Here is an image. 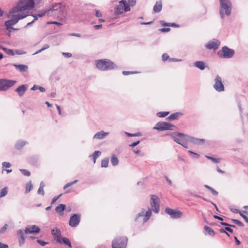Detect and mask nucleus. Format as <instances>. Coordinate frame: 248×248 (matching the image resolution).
Returning a JSON list of instances; mask_svg holds the SVG:
<instances>
[{
    "label": "nucleus",
    "instance_id": "nucleus-1",
    "mask_svg": "<svg viewBox=\"0 0 248 248\" xmlns=\"http://www.w3.org/2000/svg\"><path fill=\"white\" fill-rule=\"evenodd\" d=\"M61 3H57L44 10L41 14L32 15L29 14L28 11L32 9L34 6V0H19L16 6L13 7L6 16H48L52 14L54 16L63 14Z\"/></svg>",
    "mask_w": 248,
    "mask_h": 248
},
{
    "label": "nucleus",
    "instance_id": "nucleus-2",
    "mask_svg": "<svg viewBox=\"0 0 248 248\" xmlns=\"http://www.w3.org/2000/svg\"><path fill=\"white\" fill-rule=\"evenodd\" d=\"M96 67L101 71L111 70L117 68V66L109 59H101L96 61Z\"/></svg>",
    "mask_w": 248,
    "mask_h": 248
},
{
    "label": "nucleus",
    "instance_id": "nucleus-3",
    "mask_svg": "<svg viewBox=\"0 0 248 248\" xmlns=\"http://www.w3.org/2000/svg\"><path fill=\"white\" fill-rule=\"evenodd\" d=\"M130 10V7L127 2L125 0L119 1L118 4L115 6L114 12L116 15L123 14Z\"/></svg>",
    "mask_w": 248,
    "mask_h": 248
},
{
    "label": "nucleus",
    "instance_id": "nucleus-4",
    "mask_svg": "<svg viewBox=\"0 0 248 248\" xmlns=\"http://www.w3.org/2000/svg\"><path fill=\"white\" fill-rule=\"evenodd\" d=\"M176 134L179 137L181 138L183 140L187 141L190 142L194 144L202 145L204 144L205 141V140L203 139L195 138L187 135H186L183 133H178Z\"/></svg>",
    "mask_w": 248,
    "mask_h": 248
},
{
    "label": "nucleus",
    "instance_id": "nucleus-5",
    "mask_svg": "<svg viewBox=\"0 0 248 248\" xmlns=\"http://www.w3.org/2000/svg\"><path fill=\"white\" fill-rule=\"evenodd\" d=\"M220 3V15L229 16L232 9V3L230 0H219Z\"/></svg>",
    "mask_w": 248,
    "mask_h": 248
},
{
    "label": "nucleus",
    "instance_id": "nucleus-6",
    "mask_svg": "<svg viewBox=\"0 0 248 248\" xmlns=\"http://www.w3.org/2000/svg\"><path fill=\"white\" fill-rule=\"evenodd\" d=\"M234 54L235 51L233 49L230 48L226 46H223L217 53L218 56L223 59L232 58Z\"/></svg>",
    "mask_w": 248,
    "mask_h": 248
},
{
    "label": "nucleus",
    "instance_id": "nucleus-7",
    "mask_svg": "<svg viewBox=\"0 0 248 248\" xmlns=\"http://www.w3.org/2000/svg\"><path fill=\"white\" fill-rule=\"evenodd\" d=\"M127 241L126 236L116 237L112 241V248H126Z\"/></svg>",
    "mask_w": 248,
    "mask_h": 248
},
{
    "label": "nucleus",
    "instance_id": "nucleus-8",
    "mask_svg": "<svg viewBox=\"0 0 248 248\" xmlns=\"http://www.w3.org/2000/svg\"><path fill=\"white\" fill-rule=\"evenodd\" d=\"M16 81L6 78H0V91L5 92L13 87Z\"/></svg>",
    "mask_w": 248,
    "mask_h": 248
},
{
    "label": "nucleus",
    "instance_id": "nucleus-9",
    "mask_svg": "<svg viewBox=\"0 0 248 248\" xmlns=\"http://www.w3.org/2000/svg\"><path fill=\"white\" fill-rule=\"evenodd\" d=\"M175 126L166 122H157L153 127V129L159 131L173 130Z\"/></svg>",
    "mask_w": 248,
    "mask_h": 248
},
{
    "label": "nucleus",
    "instance_id": "nucleus-10",
    "mask_svg": "<svg viewBox=\"0 0 248 248\" xmlns=\"http://www.w3.org/2000/svg\"><path fill=\"white\" fill-rule=\"evenodd\" d=\"M160 200L158 196L155 195H151L150 204L152 210L155 213H158L160 210L159 206Z\"/></svg>",
    "mask_w": 248,
    "mask_h": 248
},
{
    "label": "nucleus",
    "instance_id": "nucleus-11",
    "mask_svg": "<svg viewBox=\"0 0 248 248\" xmlns=\"http://www.w3.org/2000/svg\"><path fill=\"white\" fill-rule=\"evenodd\" d=\"M10 17V16H7ZM12 18L10 20L5 22V26H6V30L10 31L11 29L12 28V26L16 24L20 19H22L27 16H11Z\"/></svg>",
    "mask_w": 248,
    "mask_h": 248
},
{
    "label": "nucleus",
    "instance_id": "nucleus-12",
    "mask_svg": "<svg viewBox=\"0 0 248 248\" xmlns=\"http://www.w3.org/2000/svg\"><path fill=\"white\" fill-rule=\"evenodd\" d=\"M81 220V215L79 214H73L71 215L69 221V225L72 227H77Z\"/></svg>",
    "mask_w": 248,
    "mask_h": 248
},
{
    "label": "nucleus",
    "instance_id": "nucleus-13",
    "mask_svg": "<svg viewBox=\"0 0 248 248\" xmlns=\"http://www.w3.org/2000/svg\"><path fill=\"white\" fill-rule=\"evenodd\" d=\"M165 212L169 215L172 218H179L182 216V213L181 211L174 210L169 207L166 208Z\"/></svg>",
    "mask_w": 248,
    "mask_h": 248
},
{
    "label": "nucleus",
    "instance_id": "nucleus-14",
    "mask_svg": "<svg viewBox=\"0 0 248 248\" xmlns=\"http://www.w3.org/2000/svg\"><path fill=\"white\" fill-rule=\"evenodd\" d=\"M215 83L214 85V88L218 92L224 91V86L222 82L221 78L218 76H216L215 79Z\"/></svg>",
    "mask_w": 248,
    "mask_h": 248
},
{
    "label": "nucleus",
    "instance_id": "nucleus-15",
    "mask_svg": "<svg viewBox=\"0 0 248 248\" xmlns=\"http://www.w3.org/2000/svg\"><path fill=\"white\" fill-rule=\"evenodd\" d=\"M214 41H210L205 45V47L209 50L213 49L214 50L217 49L220 44V42L217 39H214Z\"/></svg>",
    "mask_w": 248,
    "mask_h": 248
},
{
    "label": "nucleus",
    "instance_id": "nucleus-16",
    "mask_svg": "<svg viewBox=\"0 0 248 248\" xmlns=\"http://www.w3.org/2000/svg\"><path fill=\"white\" fill-rule=\"evenodd\" d=\"M40 229L35 225H28L24 230L26 234H37L40 232Z\"/></svg>",
    "mask_w": 248,
    "mask_h": 248
},
{
    "label": "nucleus",
    "instance_id": "nucleus-17",
    "mask_svg": "<svg viewBox=\"0 0 248 248\" xmlns=\"http://www.w3.org/2000/svg\"><path fill=\"white\" fill-rule=\"evenodd\" d=\"M25 232L22 230L19 229L16 231V235L18 239L19 246L21 247L25 242V238L24 237Z\"/></svg>",
    "mask_w": 248,
    "mask_h": 248
},
{
    "label": "nucleus",
    "instance_id": "nucleus-18",
    "mask_svg": "<svg viewBox=\"0 0 248 248\" xmlns=\"http://www.w3.org/2000/svg\"><path fill=\"white\" fill-rule=\"evenodd\" d=\"M28 85L27 84H22L18 86L15 92L17 93L18 95L21 97L22 96L27 90Z\"/></svg>",
    "mask_w": 248,
    "mask_h": 248
},
{
    "label": "nucleus",
    "instance_id": "nucleus-19",
    "mask_svg": "<svg viewBox=\"0 0 248 248\" xmlns=\"http://www.w3.org/2000/svg\"><path fill=\"white\" fill-rule=\"evenodd\" d=\"M28 142L24 140H19L16 141L15 144V148L16 150H21L22 149Z\"/></svg>",
    "mask_w": 248,
    "mask_h": 248
},
{
    "label": "nucleus",
    "instance_id": "nucleus-20",
    "mask_svg": "<svg viewBox=\"0 0 248 248\" xmlns=\"http://www.w3.org/2000/svg\"><path fill=\"white\" fill-rule=\"evenodd\" d=\"M108 134V132H104V131H100L94 135L93 139L102 140Z\"/></svg>",
    "mask_w": 248,
    "mask_h": 248
},
{
    "label": "nucleus",
    "instance_id": "nucleus-21",
    "mask_svg": "<svg viewBox=\"0 0 248 248\" xmlns=\"http://www.w3.org/2000/svg\"><path fill=\"white\" fill-rule=\"evenodd\" d=\"M57 242L60 244H64L70 248H72L71 242L67 237L61 236L60 239L57 240Z\"/></svg>",
    "mask_w": 248,
    "mask_h": 248
},
{
    "label": "nucleus",
    "instance_id": "nucleus-22",
    "mask_svg": "<svg viewBox=\"0 0 248 248\" xmlns=\"http://www.w3.org/2000/svg\"><path fill=\"white\" fill-rule=\"evenodd\" d=\"M51 234L56 241L61 237V232L58 228H54L52 229Z\"/></svg>",
    "mask_w": 248,
    "mask_h": 248
},
{
    "label": "nucleus",
    "instance_id": "nucleus-23",
    "mask_svg": "<svg viewBox=\"0 0 248 248\" xmlns=\"http://www.w3.org/2000/svg\"><path fill=\"white\" fill-rule=\"evenodd\" d=\"M66 209V205L61 203L55 208L56 212L60 216H63V211Z\"/></svg>",
    "mask_w": 248,
    "mask_h": 248
},
{
    "label": "nucleus",
    "instance_id": "nucleus-24",
    "mask_svg": "<svg viewBox=\"0 0 248 248\" xmlns=\"http://www.w3.org/2000/svg\"><path fill=\"white\" fill-rule=\"evenodd\" d=\"M182 115L181 112H175L170 114L169 117L166 118V120L169 121L177 120L178 118Z\"/></svg>",
    "mask_w": 248,
    "mask_h": 248
},
{
    "label": "nucleus",
    "instance_id": "nucleus-25",
    "mask_svg": "<svg viewBox=\"0 0 248 248\" xmlns=\"http://www.w3.org/2000/svg\"><path fill=\"white\" fill-rule=\"evenodd\" d=\"M193 65L201 70H203L205 68V63L203 61H196Z\"/></svg>",
    "mask_w": 248,
    "mask_h": 248
},
{
    "label": "nucleus",
    "instance_id": "nucleus-26",
    "mask_svg": "<svg viewBox=\"0 0 248 248\" xmlns=\"http://www.w3.org/2000/svg\"><path fill=\"white\" fill-rule=\"evenodd\" d=\"M179 132H173V133H171V134H168L169 135H170L172 137V138L173 139V140L174 141H175L176 142H177L178 144H181V143H182L183 140L182 139H180L177 137H176V136H178V135L176 134L177 133H178Z\"/></svg>",
    "mask_w": 248,
    "mask_h": 248
},
{
    "label": "nucleus",
    "instance_id": "nucleus-27",
    "mask_svg": "<svg viewBox=\"0 0 248 248\" xmlns=\"http://www.w3.org/2000/svg\"><path fill=\"white\" fill-rule=\"evenodd\" d=\"M14 66L18 69L20 72H24L27 71L28 69V67L26 65L24 64H14Z\"/></svg>",
    "mask_w": 248,
    "mask_h": 248
},
{
    "label": "nucleus",
    "instance_id": "nucleus-28",
    "mask_svg": "<svg viewBox=\"0 0 248 248\" xmlns=\"http://www.w3.org/2000/svg\"><path fill=\"white\" fill-rule=\"evenodd\" d=\"M162 9V3L161 1H156L155 4L154 6L153 10L155 13L159 12Z\"/></svg>",
    "mask_w": 248,
    "mask_h": 248
},
{
    "label": "nucleus",
    "instance_id": "nucleus-29",
    "mask_svg": "<svg viewBox=\"0 0 248 248\" xmlns=\"http://www.w3.org/2000/svg\"><path fill=\"white\" fill-rule=\"evenodd\" d=\"M101 152L99 151H95L93 153L89 155V157H92L93 161V163H95L96 159L101 155Z\"/></svg>",
    "mask_w": 248,
    "mask_h": 248
},
{
    "label": "nucleus",
    "instance_id": "nucleus-30",
    "mask_svg": "<svg viewBox=\"0 0 248 248\" xmlns=\"http://www.w3.org/2000/svg\"><path fill=\"white\" fill-rule=\"evenodd\" d=\"M152 211H153V210L151 209H149L145 213H144V216H145V217L143 218V223L146 222L149 219V218L152 215Z\"/></svg>",
    "mask_w": 248,
    "mask_h": 248
},
{
    "label": "nucleus",
    "instance_id": "nucleus-31",
    "mask_svg": "<svg viewBox=\"0 0 248 248\" xmlns=\"http://www.w3.org/2000/svg\"><path fill=\"white\" fill-rule=\"evenodd\" d=\"M204 229L205 231V233L209 234L211 236H214L215 234V232L210 227L207 226H204Z\"/></svg>",
    "mask_w": 248,
    "mask_h": 248
},
{
    "label": "nucleus",
    "instance_id": "nucleus-32",
    "mask_svg": "<svg viewBox=\"0 0 248 248\" xmlns=\"http://www.w3.org/2000/svg\"><path fill=\"white\" fill-rule=\"evenodd\" d=\"M111 163L112 166H116L119 163L118 157L115 155H112L110 159Z\"/></svg>",
    "mask_w": 248,
    "mask_h": 248
},
{
    "label": "nucleus",
    "instance_id": "nucleus-33",
    "mask_svg": "<svg viewBox=\"0 0 248 248\" xmlns=\"http://www.w3.org/2000/svg\"><path fill=\"white\" fill-rule=\"evenodd\" d=\"M32 188L33 185L31 183V182L30 181L26 184V189L25 192V193H28L30 192L32 190Z\"/></svg>",
    "mask_w": 248,
    "mask_h": 248
},
{
    "label": "nucleus",
    "instance_id": "nucleus-34",
    "mask_svg": "<svg viewBox=\"0 0 248 248\" xmlns=\"http://www.w3.org/2000/svg\"><path fill=\"white\" fill-rule=\"evenodd\" d=\"M170 113L169 111H160L156 113V116L159 118H164Z\"/></svg>",
    "mask_w": 248,
    "mask_h": 248
},
{
    "label": "nucleus",
    "instance_id": "nucleus-35",
    "mask_svg": "<svg viewBox=\"0 0 248 248\" xmlns=\"http://www.w3.org/2000/svg\"><path fill=\"white\" fill-rule=\"evenodd\" d=\"M8 193V187H4V188H2L0 190V198H2L4 196H5Z\"/></svg>",
    "mask_w": 248,
    "mask_h": 248
},
{
    "label": "nucleus",
    "instance_id": "nucleus-36",
    "mask_svg": "<svg viewBox=\"0 0 248 248\" xmlns=\"http://www.w3.org/2000/svg\"><path fill=\"white\" fill-rule=\"evenodd\" d=\"M109 159L108 158H105L102 160L101 161V167L107 168L108 166Z\"/></svg>",
    "mask_w": 248,
    "mask_h": 248
},
{
    "label": "nucleus",
    "instance_id": "nucleus-37",
    "mask_svg": "<svg viewBox=\"0 0 248 248\" xmlns=\"http://www.w3.org/2000/svg\"><path fill=\"white\" fill-rule=\"evenodd\" d=\"M204 187L206 188L209 189L211 192V193L213 194V195H214V196H217L218 192L216 190H215L214 188H213L212 187H211V186H210L207 185H205Z\"/></svg>",
    "mask_w": 248,
    "mask_h": 248
},
{
    "label": "nucleus",
    "instance_id": "nucleus-38",
    "mask_svg": "<svg viewBox=\"0 0 248 248\" xmlns=\"http://www.w3.org/2000/svg\"><path fill=\"white\" fill-rule=\"evenodd\" d=\"M206 158H208V159L211 160L212 162H213L215 163H218L220 162V159L219 158H216L212 156H210L208 155H205V156Z\"/></svg>",
    "mask_w": 248,
    "mask_h": 248
},
{
    "label": "nucleus",
    "instance_id": "nucleus-39",
    "mask_svg": "<svg viewBox=\"0 0 248 248\" xmlns=\"http://www.w3.org/2000/svg\"><path fill=\"white\" fill-rule=\"evenodd\" d=\"M231 220L232 222L237 224L239 226L243 227L244 226V224L242 222H241L240 220H237L236 219H232V218L231 219Z\"/></svg>",
    "mask_w": 248,
    "mask_h": 248
},
{
    "label": "nucleus",
    "instance_id": "nucleus-40",
    "mask_svg": "<svg viewBox=\"0 0 248 248\" xmlns=\"http://www.w3.org/2000/svg\"><path fill=\"white\" fill-rule=\"evenodd\" d=\"M19 170L22 174L25 176H30L31 175V172L28 170L20 169Z\"/></svg>",
    "mask_w": 248,
    "mask_h": 248
},
{
    "label": "nucleus",
    "instance_id": "nucleus-41",
    "mask_svg": "<svg viewBox=\"0 0 248 248\" xmlns=\"http://www.w3.org/2000/svg\"><path fill=\"white\" fill-rule=\"evenodd\" d=\"M78 182V180H76L75 181H74L73 182H69V183H67L63 187V189L65 190L67 188H68V187L72 186L74 184H75L76 183H77Z\"/></svg>",
    "mask_w": 248,
    "mask_h": 248
},
{
    "label": "nucleus",
    "instance_id": "nucleus-42",
    "mask_svg": "<svg viewBox=\"0 0 248 248\" xmlns=\"http://www.w3.org/2000/svg\"><path fill=\"white\" fill-rule=\"evenodd\" d=\"M12 165L10 162H3L2 163V168L3 169V170L4 168H9L11 167Z\"/></svg>",
    "mask_w": 248,
    "mask_h": 248
},
{
    "label": "nucleus",
    "instance_id": "nucleus-43",
    "mask_svg": "<svg viewBox=\"0 0 248 248\" xmlns=\"http://www.w3.org/2000/svg\"><path fill=\"white\" fill-rule=\"evenodd\" d=\"M144 215V210L142 209V211L140 213H138L136 215L135 219V221H138V219H139V217H143Z\"/></svg>",
    "mask_w": 248,
    "mask_h": 248
},
{
    "label": "nucleus",
    "instance_id": "nucleus-44",
    "mask_svg": "<svg viewBox=\"0 0 248 248\" xmlns=\"http://www.w3.org/2000/svg\"><path fill=\"white\" fill-rule=\"evenodd\" d=\"M2 50H3L4 51H6L7 54L9 55H11V56L14 55V52L13 50H12V49H8V48H6L4 47V48H2Z\"/></svg>",
    "mask_w": 248,
    "mask_h": 248
},
{
    "label": "nucleus",
    "instance_id": "nucleus-45",
    "mask_svg": "<svg viewBox=\"0 0 248 248\" xmlns=\"http://www.w3.org/2000/svg\"><path fill=\"white\" fill-rule=\"evenodd\" d=\"M138 73L137 71H123L122 72V74L124 76H127L130 74H134Z\"/></svg>",
    "mask_w": 248,
    "mask_h": 248
},
{
    "label": "nucleus",
    "instance_id": "nucleus-46",
    "mask_svg": "<svg viewBox=\"0 0 248 248\" xmlns=\"http://www.w3.org/2000/svg\"><path fill=\"white\" fill-rule=\"evenodd\" d=\"M220 224L221 225H223V226H229L231 228V227L232 228H236V226L234 225H232V224H230L227 222H220Z\"/></svg>",
    "mask_w": 248,
    "mask_h": 248
},
{
    "label": "nucleus",
    "instance_id": "nucleus-47",
    "mask_svg": "<svg viewBox=\"0 0 248 248\" xmlns=\"http://www.w3.org/2000/svg\"><path fill=\"white\" fill-rule=\"evenodd\" d=\"M188 153L190 154V155H193V157L195 158H196V159H198L200 157V155L197 154V153H196L192 151H190V150H189L188 151Z\"/></svg>",
    "mask_w": 248,
    "mask_h": 248
},
{
    "label": "nucleus",
    "instance_id": "nucleus-48",
    "mask_svg": "<svg viewBox=\"0 0 248 248\" xmlns=\"http://www.w3.org/2000/svg\"><path fill=\"white\" fill-rule=\"evenodd\" d=\"M169 56L167 53H164L162 55V59L163 61H166L167 60L169 61V59H170Z\"/></svg>",
    "mask_w": 248,
    "mask_h": 248
},
{
    "label": "nucleus",
    "instance_id": "nucleus-49",
    "mask_svg": "<svg viewBox=\"0 0 248 248\" xmlns=\"http://www.w3.org/2000/svg\"><path fill=\"white\" fill-rule=\"evenodd\" d=\"M170 28H162L158 29V31L161 32H168L170 31Z\"/></svg>",
    "mask_w": 248,
    "mask_h": 248
},
{
    "label": "nucleus",
    "instance_id": "nucleus-50",
    "mask_svg": "<svg viewBox=\"0 0 248 248\" xmlns=\"http://www.w3.org/2000/svg\"><path fill=\"white\" fill-rule=\"evenodd\" d=\"M46 24H55L57 25L58 26H60L62 25V24L60 22H58L57 21H48L46 23Z\"/></svg>",
    "mask_w": 248,
    "mask_h": 248
},
{
    "label": "nucleus",
    "instance_id": "nucleus-51",
    "mask_svg": "<svg viewBox=\"0 0 248 248\" xmlns=\"http://www.w3.org/2000/svg\"><path fill=\"white\" fill-rule=\"evenodd\" d=\"M37 242L42 246H45L46 244H48V242H45L44 241L40 239H37Z\"/></svg>",
    "mask_w": 248,
    "mask_h": 248
},
{
    "label": "nucleus",
    "instance_id": "nucleus-52",
    "mask_svg": "<svg viewBox=\"0 0 248 248\" xmlns=\"http://www.w3.org/2000/svg\"><path fill=\"white\" fill-rule=\"evenodd\" d=\"M39 17V16H33V17H34L33 20H32L31 22L28 23L25 27H27L31 25V24H32L36 20H38Z\"/></svg>",
    "mask_w": 248,
    "mask_h": 248
},
{
    "label": "nucleus",
    "instance_id": "nucleus-53",
    "mask_svg": "<svg viewBox=\"0 0 248 248\" xmlns=\"http://www.w3.org/2000/svg\"><path fill=\"white\" fill-rule=\"evenodd\" d=\"M57 75V71H55L54 72H53L51 74V77H54V79L56 80H59L60 79V78L59 76H58L56 75Z\"/></svg>",
    "mask_w": 248,
    "mask_h": 248
},
{
    "label": "nucleus",
    "instance_id": "nucleus-54",
    "mask_svg": "<svg viewBox=\"0 0 248 248\" xmlns=\"http://www.w3.org/2000/svg\"><path fill=\"white\" fill-rule=\"evenodd\" d=\"M8 225L4 224V226L0 229V233L2 234L7 230Z\"/></svg>",
    "mask_w": 248,
    "mask_h": 248
},
{
    "label": "nucleus",
    "instance_id": "nucleus-55",
    "mask_svg": "<svg viewBox=\"0 0 248 248\" xmlns=\"http://www.w3.org/2000/svg\"><path fill=\"white\" fill-rule=\"evenodd\" d=\"M128 4H129V7L134 6L136 3V0H128Z\"/></svg>",
    "mask_w": 248,
    "mask_h": 248
},
{
    "label": "nucleus",
    "instance_id": "nucleus-56",
    "mask_svg": "<svg viewBox=\"0 0 248 248\" xmlns=\"http://www.w3.org/2000/svg\"><path fill=\"white\" fill-rule=\"evenodd\" d=\"M62 195V194H61L58 196L54 197L53 198V199L52 200L51 204L52 205V204H54Z\"/></svg>",
    "mask_w": 248,
    "mask_h": 248
},
{
    "label": "nucleus",
    "instance_id": "nucleus-57",
    "mask_svg": "<svg viewBox=\"0 0 248 248\" xmlns=\"http://www.w3.org/2000/svg\"><path fill=\"white\" fill-rule=\"evenodd\" d=\"M37 193L38 194H40L42 196H44L45 195L44 188L39 187V188L38 189Z\"/></svg>",
    "mask_w": 248,
    "mask_h": 248
},
{
    "label": "nucleus",
    "instance_id": "nucleus-58",
    "mask_svg": "<svg viewBox=\"0 0 248 248\" xmlns=\"http://www.w3.org/2000/svg\"><path fill=\"white\" fill-rule=\"evenodd\" d=\"M140 140H137L136 141H135V142H133L132 143H131V144H130L129 146L131 147H132V148L135 147V146L138 145L140 143Z\"/></svg>",
    "mask_w": 248,
    "mask_h": 248
},
{
    "label": "nucleus",
    "instance_id": "nucleus-59",
    "mask_svg": "<svg viewBox=\"0 0 248 248\" xmlns=\"http://www.w3.org/2000/svg\"><path fill=\"white\" fill-rule=\"evenodd\" d=\"M239 215L241 216V217H242L244 218V219L245 220V221L247 223H248V217H247V216H246L245 215H244V214H243V213H242V212H241V213H240V214H239Z\"/></svg>",
    "mask_w": 248,
    "mask_h": 248
},
{
    "label": "nucleus",
    "instance_id": "nucleus-60",
    "mask_svg": "<svg viewBox=\"0 0 248 248\" xmlns=\"http://www.w3.org/2000/svg\"><path fill=\"white\" fill-rule=\"evenodd\" d=\"M160 23L162 26L169 27L170 23H167L163 20H160Z\"/></svg>",
    "mask_w": 248,
    "mask_h": 248
},
{
    "label": "nucleus",
    "instance_id": "nucleus-61",
    "mask_svg": "<svg viewBox=\"0 0 248 248\" xmlns=\"http://www.w3.org/2000/svg\"><path fill=\"white\" fill-rule=\"evenodd\" d=\"M181 61H182L181 59H178L173 58H170V59H169V62H181Z\"/></svg>",
    "mask_w": 248,
    "mask_h": 248
},
{
    "label": "nucleus",
    "instance_id": "nucleus-62",
    "mask_svg": "<svg viewBox=\"0 0 248 248\" xmlns=\"http://www.w3.org/2000/svg\"><path fill=\"white\" fill-rule=\"evenodd\" d=\"M62 55L65 58H70L72 57V54L69 52H62Z\"/></svg>",
    "mask_w": 248,
    "mask_h": 248
},
{
    "label": "nucleus",
    "instance_id": "nucleus-63",
    "mask_svg": "<svg viewBox=\"0 0 248 248\" xmlns=\"http://www.w3.org/2000/svg\"><path fill=\"white\" fill-rule=\"evenodd\" d=\"M93 29L94 30H98L101 29L102 27V24H98V25H94L93 26Z\"/></svg>",
    "mask_w": 248,
    "mask_h": 248
},
{
    "label": "nucleus",
    "instance_id": "nucleus-64",
    "mask_svg": "<svg viewBox=\"0 0 248 248\" xmlns=\"http://www.w3.org/2000/svg\"><path fill=\"white\" fill-rule=\"evenodd\" d=\"M225 230H226V231L227 232H229L230 233H233V230L232 228H231L230 227H229V226H226L225 227Z\"/></svg>",
    "mask_w": 248,
    "mask_h": 248
}]
</instances>
